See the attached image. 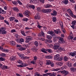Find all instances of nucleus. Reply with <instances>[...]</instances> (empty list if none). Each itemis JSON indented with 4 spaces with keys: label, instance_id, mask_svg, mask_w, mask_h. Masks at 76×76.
Wrapping results in <instances>:
<instances>
[{
    "label": "nucleus",
    "instance_id": "obj_1",
    "mask_svg": "<svg viewBox=\"0 0 76 76\" xmlns=\"http://www.w3.org/2000/svg\"><path fill=\"white\" fill-rule=\"evenodd\" d=\"M54 48L55 50H57L56 51L57 52L63 51V49H64V48L60 47V44H58V43H57L54 44Z\"/></svg>",
    "mask_w": 76,
    "mask_h": 76
},
{
    "label": "nucleus",
    "instance_id": "obj_2",
    "mask_svg": "<svg viewBox=\"0 0 76 76\" xmlns=\"http://www.w3.org/2000/svg\"><path fill=\"white\" fill-rule=\"evenodd\" d=\"M47 33L48 34H50V35L52 36L53 38H57V37L56 36V34H55L54 32H53V31H48Z\"/></svg>",
    "mask_w": 76,
    "mask_h": 76
},
{
    "label": "nucleus",
    "instance_id": "obj_3",
    "mask_svg": "<svg viewBox=\"0 0 76 76\" xmlns=\"http://www.w3.org/2000/svg\"><path fill=\"white\" fill-rule=\"evenodd\" d=\"M23 14L24 15L26 16H27V17H29L30 15V14H31V13L28 10H26L24 12Z\"/></svg>",
    "mask_w": 76,
    "mask_h": 76
},
{
    "label": "nucleus",
    "instance_id": "obj_4",
    "mask_svg": "<svg viewBox=\"0 0 76 76\" xmlns=\"http://www.w3.org/2000/svg\"><path fill=\"white\" fill-rule=\"evenodd\" d=\"M52 10L51 9H43L42 10V12L45 13H48L50 12H51Z\"/></svg>",
    "mask_w": 76,
    "mask_h": 76
},
{
    "label": "nucleus",
    "instance_id": "obj_5",
    "mask_svg": "<svg viewBox=\"0 0 76 76\" xmlns=\"http://www.w3.org/2000/svg\"><path fill=\"white\" fill-rule=\"evenodd\" d=\"M0 28L1 29V33H2V34H6V31H5V30L6 29L5 27H2Z\"/></svg>",
    "mask_w": 76,
    "mask_h": 76
},
{
    "label": "nucleus",
    "instance_id": "obj_6",
    "mask_svg": "<svg viewBox=\"0 0 76 76\" xmlns=\"http://www.w3.org/2000/svg\"><path fill=\"white\" fill-rule=\"evenodd\" d=\"M28 66V64H27L25 63H22L21 64V65H18V67H26V66Z\"/></svg>",
    "mask_w": 76,
    "mask_h": 76
},
{
    "label": "nucleus",
    "instance_id": "obj_7",
    "mask_svg": "<svg viewBox=\"0 0 76 76\" xmlns=\"http://www.w3.org/2000/svg\"><path fill=\"white\" fill-rule=\"evenodd\" d=\"M54 31L56 34H59L61 33V31H60V29H58L56 30H54Z\"/></svg>",
    "mask_w": 76,
    "mask_h": 76
},
{
    "label": "nucleus",
    "instance_id": "obj_8",
    "mask_svg": "<svg viewBox=\"0 0 76 76\" xmlns=\"http://www.w3.org/2000/svg\"><path fill=\"white\" fill-rule=\"evenodd\" d=\"M58 42L60 44H64V43H65V41L64 40L63 38H62L59 40Z\"/></svg>",
    "mask_w": 76,
    "mask_h": 76
},
{
    "label": "nucleus",
    "instance_id": "obj_9",
    "mask_svg": "<svg viewBox=\"0 0 76 76\" xmlns=\"http://www.w3.org/2000/svg\"><path fill=\"white\" fill-rule=\"evenodd\" d=\"M67 12L69 13V14L71 16L73 15V13L72 12V11L70 9H68L67 10Z\"/></svg>",
    "mask_w": 76,
    "mask_h": 76
},
{
    "label": "nucleus",
    "instance_id": "obj_10",
    "mask_svg": "<svg viewBox=\"0 0 76 76\" xmlns=\"http://www.w3.org/2000/svg\"><path fill=\"white\" fill-rule=\"evenodd\" d=\"M69 54L72 57H74V56H75L76 55V51H75L74 52H71Z\"/></svg>",
    "mask_w": 76,
    "mask_h": 76
},
{
    "label": "nucleus",
    "instance_id": "obj_11",
    "mask_svg": "<svg viewBox=\"0 0 76 76\" xmlns=\"http://www.w3.org/2000/svg\"><path fill=\"white\" fill-rule=\"evenodd\" d=\"M61 73H63V74H64L65 76H66L67 75H68V73H69V72L67 71L64 70L63 71H62Z\"/></svg>",
    "mask_w": 76,
    "mask_h": 76
},
{
    "label": "nucleus",
    "instance_id": "obj_12",
    "mask_svg": "<svg viewBox=\"0 0 76 76\" xmlns=\"http://www.w3.org/2000/svg\"><path fill=\"white\" fill-rule=\"evenodd\" d=\"M59 57H60V55L58 54H57L55 56L54 59V60H57Z\"/></svg>",
    "mask_w": 76,
    "mask_h": 76
},
{
    "label": "nucleus",
    "instance_id": "obj_13",
    "mask_svg": "<svg viewBox=\"0 0 76 76\" xmlns=\"http://www.w3.org/2000/svg\"><path fill=\"white\" fill-rule=\"evenodd\" d=\"M41 18H40V16L39 15H35L34 16V19H36L37 20H39Z\"/></svg>",
    "mask_w": 76,
    "mask_h": 76
},
{
    "label": "nucleus",
    "instance_id": "obj_14",
    "mask_svg": "<svg viewBox=\"0 0 76 76\" xmlns=\"http://www.w3.org/2000/svg\"><path fill=\"white\" fill-rule=\"evenodd\" d=\"M57 14V12L55 10L53 11V13H51L52 16H56Z\"/></svg>",
    "mask_w": 76,
    "mask_h": 76
},
{
    "label": "nucleus",
    "instance_id": "obj_15",
    "mask_svg": "<svg viewBox=\"0 0 76 76\" xmlns=\"http://www.w3.org/2000/svg\"><path fill=\"white\" fill-rule=\"evenodd\" d=\"M30 8H31V9H32L33 10H35V7L34 5H30L28 6Z\"/></svg>",
    "mask_w": 76,
    "mask_h": 76
},
{
    "label": "nucleus",
    "instance_id": "obj_16",
    "mask_svg": "<svg viewBox=\"0 0 76 76\" xmlns=\"http://www.w3.org/2000/svg\"><path fill=\"white\" fill-rule=\"evenodd\" d=\"M62 3L64 4H67L68 3V0H65L62 1Z\"/></svg>",
    "mask_w": 76,
    "mask_h": 76
},
{
    "label": "nucleus",
    "instance_id": "obj_17",
    "mask_svg": "<svg viewBox=\"0 0 76 76\" xmlns=\"http://www.w3.org/2000/svg\"><path fill=\"white\" fill-rule=\"evenodd\" d=\"M51 62L50 60H47L46 61V65H50V64H51Z\"/></svg>",
    "mask_w": 76,
    "mask_h": 76
},
{
    "label": "nucleus",
    "instance_id": "obj_18",
    "mask_svg": "<svg viewBox=\"0 0 76 76\" xmlns=\"http://www.w3.org/2000/svg\"><path fill=\"white\" fill-rule=\"evenodd\" d=\"M45 58H46L51 59V58H53V57L50 55H48L46 56H45Z\"/></svg>",
    "mask_w": 76,
    "mask_h": 76
},
{
    "label": "nucleus",
    "instance_id": "obj_19",
    "mask_svg": "<svg viewBox=\"0 0 76 76\" xmlns=\"http://www.w3.org/2000/svg\"><path fill=\"white\" fill-rule=\"evenodd\" d=\"M39 37H41V36H44V33L42 31L41 33H40L38 34Z\"/></svg>",
    "mask_w": 76,
    "mask_h": 76
},
{
    "label": "nucleus",
    "instance_id": "obj_20",
    "mask_svg": "<svg viewBox=\"0 0 76 76\" xmlns=\"http://www.w3.org/2000/svg\"><path fill=\"white\" fill-rule=\"evenodd\" d=\"M31 37L30 36H27L26 37V39H27L29 41H31Z\"/></svg>",
    "mask_w": 76,
    "mask_h": 76
},
{
    "label": "nucleus",
    "instance_id": "obj_21",
    "mask_svg": "<svg viewBox=\"0 0 76 76\" xmlns=\"http://www.w3.org/2000/svg\"><path fill=\"white\" fill-rule=\"evenodd\" d=\"M13 10H14V11H15V12H18L19 11V9H18V8L17 7H14L13 8Z\"/></svg>",
    "mask_w": 76,
    "mask_h": 76
},
{
    "label": "nucleus",
    "instance_id": "obj_22",
    "mask_svg": "<svg viewBox=\"0 0 76 76\" xmlns=\"http://www.w3.org/2000/svg\"><path fill=\"white\" fill-rule=\"evenodd\" d=\"M15 19V18L14 17H11L10 18V21H13Z\"/></svg>",
    "mask_w": 76,
    "mask_h": 76
},
{
    "label": "nucleus",
    "instance_id": "obj_23",
    "mask_svg": "<svg viewBox=\"0 0 76 76\" xmlns=\"http://www.w3.org/2000/svg\"><path fill=\"white\" fill-rule=\"evenodd\" d=\"M16 59V56H13L12 57H11L10 58V59L11 61H14Z\"/></svg>",
    "mask_w": 76,
    "mask_h": 76
},
{
    "label": "nucleus",
    "instance_id": "obj_24",
    "mask_svg": "<svg viewBox=\"0 0 76 76\" xmlns=\"http://www.w3.org/2000/svg\"><path fill=\"white\" fill-rule=\"evenodd\" d=\"M51 75V73H48L46 74H43V76H48V75Z\"/></svg>",
    "mask_w": 76,
    "mask_h": 76
},
{
    "label": "nucleus",
    "instance_id": "obj_25",
    "mask_svg": "<svg viewBox=\"0 0 76 76\" xmlns=\"http://www.w3.org/2000/svg\"><path fill=\"white\" fill-rule=\"evenodd\" d=\"M45 8H50L52 6L51 5L47 4L45 5Z\"/></svg>",
    "mask_w": 76,
    "mask_h": 76
},
{
    "label": "nucleus",
    "instance_id": "obj_26",
    "mask_svg": "<svg viewBox=\"0 0 76 76\" xmlns=\"http://www.w3.org/2000/svg\"><path fill=\"white\" fill-rule=\"evenodd\" d=\"M46 51H47V50L45 49L42 48L41 49V51L44 53H47V52H46Z\"/></svg>",
    "mask_w": 76,
    "mask_h": 76
},
{
    "label": "nucleus",
    "instance_id": "obj_27",
    "mask_svg": "<svg viewBox=\"0 0 76 76\" xmlns=\"http://www.w3.org/2000/svg\"><path fill=\"white\" fill-rule=\"evenodd\" d=\"M18 54L19 57H23V56H24V54L22 53H18Z\"/></svg>",
    "mask_w": 76,
    "mask_h": 76
},
{
    "label": "nucleus",
    "instance_id": "obj_28",
    "mask_svg": "<svg viewBox=\"0 0 76 76\" xmlns=\"http://www.w3.org/2000/svg\"><path fill=\"white\" fill-rule=\"evenodd\" d=\"M34 45L36 46V47H38L39 45V44H38V42L37 41H36L34 42Z\"/></svg>",
    "mask_w": 76,
    "mask_h": 76
},
{
    "label": "nucleus",
    "instance_id": "obj_29",
    "mask_svg": "<svg viewBox=\"0 0 76 76\" xmlns=\"http://www.w3.org/2000/svg\"><path fill=\"white\" fill-rule=\"evenodd\" d=\"M70 70L72 72H75L76 71V68H74V67H72L70 68Z\"/></svg>",
    "mask_w": 76,
    "mask_h": 76
},
{
    "label": "nucleus",
    "instance_id": "obj_30",
    "mask_svg": "<svg viewBox=\"0 0 76 76\" xmlns=\"http://www.w3.org/2000/svg\"><path fill=\"white\" fill-rule=\"evenodd\" d=\"M63 57H59L58 60H57V61H60L63 60Z\"/></svg>",
    "mask_w": 76,
    "mask_h": 76
},
{
    "label": "nucleus",
    "instance_id": "obj_31",
    "mask_svg": "<svg viewBox=\"0 0 76 76\" xmlns=\"http://www.w3.org/2000/svg\"><path fill=\"white\" fill-rule=\"evenodd\" d=\"M22 20L23 21H25V22H27V21H28V20H29V19L27 18H23Z\"/></svg>",
    "mask_w": 76,
    "mask_h": 76
},
{
    "label": "nucleus",
    "instance_id": "obj_32",
    "mask_svg": "<svg viewBox=\"0 0 76 76\" xmlns=\"http://www.w3.org/2000/svg\"><path fill=\"white\" fill-rule=\"evenodd\" d=\"M11 44L12 45H13V46L15 45H16V43H15V42L13 41H12L11 42Z\"/></svg>",
    "mask_w": 76,
    "mask_h": 76
},
{
    "label": "nucleus",
    "instance_id": "obj_33",
    "mask_svg": "<svg viewBox=\"0 0 76 76\" xmlns=\"http://www.w3.org/2000/svg\"><path fill=\"white\" fill-rule=\"evenodd\" d=\"M45 42L46 44H47V43H51V42H52V41L50 40H47Z\"/></svg>",
    "mask_w": 76,
    "mask_h": 76
},
{
    "label": "nucleus",
    "instance_id": "obj_34",
    "mask_svg": "<svg viewBox=\"0 0 76 76\" xmlns=\"http://www.w3.org/2000/svg\"><path fill=\"white\" fill-rule=\"evenodd\" d=\"M20 32L22 35H23L24 36H26V34H25V32H24V31L21 30L20 31Z\"/></svg>",
    "mask_w": 76,
    "mask_h": 76
},
{
    "label": "nucleus",
    "instance_id": "obj_35",
    "mask_svg": "<svg viewBox=\"0 0 76 76\" xmlns=\"http://www.w3.org/2000/svg\"><path fill=\"white\" fill-rule=\"evenodd\" d=\"M47 51H48V52L50 53H53V50H52L51 49H47Z\"/></svg>",
    "mask_w": 76,
    "mask_h": 76
},
{
    "label": "nucleus",
    "instance_id": "obj_36",
    "mask_svg": "<svg viewBox=\"0 0 76 76\" xmlns=\"http://www.w3.org/2000/svg\"><path fill=\"white\" fill-rule=\"evenodd\" d=\"M15 37L16 38V39H19V35L18 34H15Z\"/></svg>",
    "mask_w": 76,
    "mask_h": 76
},
{
    "label": "nucleus",
    "instance_id": "obj_37",
    "mask_svg": "<svg viewBox=\"0 0 76 76\" xmlns=\"http://www.w3.org/2000/svg\"><path fill=\"white\" fill-rule=\"evenodd\" d=\"M20 43H21V42H24L25 41V40L23 39L22 38H21L20 39Z\"/></svg>",
    "mask_w": 76,
    "mask_h": 76
},
{
    "label": "nucleus",
    "instance_id": "obj_38",
    "mask_svg": "<svg viewBox=\"0 0 76 76\" xmlns=\"http://www.w3.org/2000/svg\"><path fill=\"white\" fill-rule=\"evenodd\" d=\"M3 70L5 69H7V66H3L2 67V68Z\"/></svg>",
    "mask_w": 76,
    "mask_h": 76
},
{
    "label": "nucleus",
    "instance_id": "obj_39",
    "mask_svg": "<svg viewBox=\"0 0 76 76\" xmlns=\"http://www.w3.org/2000/svg\"><path fill=\"white\" fill-rule=\"evenodd\" d=\"M64 61H67V60H68V58L67 57L65 56L64 58Z\"/></svg>",
    "mask_w": 76,
    "mask_h": 76
},
{
    "label": "nucleus",
    "instance_id": "obj_40",
    "mask_svg": "<svg viewBox=\"0 0 76 76\" xmlns=\"http://www.w3.org/2000/svg\"><path fill=\"white\" fill-rule=\"evenodd\" d=\"M17 62L18 63H19V64H22L23 63L22 60H18L17 61Z\"/></svg>",
    "mask_w": 76,
    "mask_h": 76
},
{
    "label": "nucleus",
    "instance_id": "obj_41",
    "mask_svg": "<svg viewBox=\"0 0 76 76\" xmlns=\"http://www.w3.org/2000/svg\"><path fill=\"white\" fill-rule=\"evenodd\" d=\"M46 37L47 38H48V39H51V36H50L49 35H47L46 36Z\"/></svg>",
    "mask_w": 76,
    "mask_h": 76
},
{
    "label": "nucleus",
    "instance_id": "obj_42",
    "mask_svg": "<svg viewBox=\"0 0 76 76\" xmlns=\"http://www.w3.org/2000/svg\"><path fill=\"white\" fill-rule=\"evenodd\" d=\"M12 3H13L14 5H15V6H16L18 4V2H17L16 1H12Z\"/></svg>",
    "mask_w": 76,
    "mask_h": 76
},
{
    "label": "nucleus",
    "instance_id": "obj_43",
    "mask_svg": "<svg viewBox=\"0 0 76 76\" xmlns=\"http://www.w3.org/2000/svg\"><path fill=\"white\" fill-rule=\"evenodd\" d=\"M1 56L2 57H6V54L3 53L1 54Z\"/></svg>",
    "mask_w": 76,
    "mask_h": 76
},
{
    "label": "nucleus",
    "instance_id": "obj_44",
    "mask_svg": "<svg viewBox=\"0 0 76 76\" xmlns=\"http://www.w3.org/2000/svg\"><path fill=\"white\" fill-rule=\"evenodd\" d=\"M32 50L33 51H37V49H36L35 48H31Z\"/></svg>",
    "mask_w": 76,
    "mask_h": 76
},
{
    "label": "nucleus",
    "instance_id": "obj_45",
    "mask_svg": "<svg viewBox=\"0 0 76 76\" xmlns=\"http://www.w3.org/2000/svg\"><path fill=\"white\" fill-rule=\"evenodd\" d=\"M58 64L59 66H61L63 64V62H59L58 63Z\"/></svg>",
    "mask_w": 76,
    "mask_h": 76
},
{
    "label": "nucleus",
    "instance_id": "obj_46",
    "mask_svg": "<svg viewBox=\"0 0 76 76\" xmlns=\"http://www.w3.org/2000/svg\"><path fill=\"white\" fill-rule=\"evenodd\" d=\"M3 51L4 52H5V53H8L9 51L8 49H3Z\"/></svg>",
    "mask_w": 76,
    "mask_h": 76
},
{
    "label": "nucleus",
    "instance_id": "obj_47",
    "mask_svg": "<svg viewBox=\"0 0 76 76\" xmlns=\"http://www.w3.org/2000/svg\"><path fill=\"white\" fill-rule=\"evenodd\" d=\"M26 47H23V48L21 47V48H20V49L19 50H26Z\"/></svg>",
    "mask_w": 76,
    "mask_h": 76
},
{
    "label": "nucleus",
    "instance_id": "obj_48",
    "mask_svg": "<svg viewBox=\"0 0 76 76\" xmlns=\"http://www.w3.org/2000/svg\"><path fill=\"white\" fill-rule=\"evenodd\" d=\"M67 65L69 67H72V64L70 62H68Z\"/></svg>",
    "mask_w": 76,
    "mask_h": 76
},
{
    "label": "nucleus",
    "instance_id": "obj_49",
    "mask_svg": "<svg viewBox=\"0 0 76 76\" xmlns=\"http://www.w3.org/2000/svg\"><path fill=\"white\" fill-rule=\"evenodd\" d=\"M53 20V21L54 22H55L56 21V17H54L53 18H52Z\"/></svg>",
    "mask_w": 76,
    "mask_h": 76
},
{
    "label": "nucleus",
    "instance_id": "obj_50",
    "mask_svg": "<svg viewBox=\"0 0 76 76\" xmlns=\"http://www.w3.org/2000/svg\"><path fill=\"white\" fill-rule=\"evenodd\" d=\"M41 8L40 7H38L37 8V10L39 12H41L42 10Z\"/></svg>",
    "mask_w": 76,
    "mask_h": 76
},
{
    "label": "nucleus",
    "instance_id": "obj_51",
    "mask_svg": "<svg viewBox=\"0 0 76 76\" xmlns=\"http://www.w3.org/2000/svg\"><path fill=\"white\" fill-rule=\"evenodd\" d=\"M72 25H75V24H76V20L72 21Z\"/></svg>",
    "mask_w": 76,
    "mask_h": 76
},
{
    "label": "nucleus",
    "instance_id": "obj_52",
    "mask_svg": "<svg viewBox=\"0 0 76 76\" xmlns=\"http://www.w3.org/2000/svg\"><path fill=\"white\" fill-rule=\"evenodd\" d=\"M0 20H4V18L3 16H1L0 15Z\"/></svg>",
    "mask_w": 76,
    "mask_h": 76
},
{
    "label": "nucleus",
    "instance_id": "obj_53",
    "mask_svg": "<svg viewBox=\"0 0 76 76\" xmlns=\"http://www.w3.org/2000/svg\"><path fill=\"white\" fill-rule=\"evenodd\" d=\"M0 20H4V18L3 16H1L0 15Z\"/></svg>",
    "mask_w": 76,
    "mask_h": 76
},
{
    "label": "nucleus",
    "instance_id": "obj_54",
    "mask_svg": "<svg viewBox=\"0 0 76 76\" xmlns=\"http://www.w3.org/2000/svg\"><path fill=\"white\" fill-rule=\"evenodd\" d=\"M69 39H72L73 38V37L72 36H69L68 38Z\"/></svg>",
    "mask_w": 76,
    "mask_h": 76
},
{
    "label": "nucleus",
    "instance_id": "obj_55",
    "mask_svg": "<svg viewBox=\"0 0 76 76\" xmlns=\"http://www.w3.org/2000/svg\"><path fill=\"white\" fill-rule=\"evenodd\" d=\"M11 32L12 33H14V32H16V31L15 29H12L11 30Z\"/></svg>",
    "mask_w": 76,
    "mask_h": 76
},
{
    "label": "nucleus",
    "instance_id": "obj_56",
    "mask_svg": "<svg viewBox=\"0 0 76 76\" xmlns=\"http://www.w3.org/2000/svg\"><path fill=\"white\" fill-rule=\"evenodd\" d=\"M15 41L17 42V43H20V41L19 39H16Z\"/></svg>",
    "mask_w": 76,
    "mask_h": 76
},
{
    "label": "nucleus",
    "instance_id": "obj_57",
    "mask_svg": "<svg viewBox=\"0 0 76 76\" xmlns=\"http://www.w3.org/2000/svg\"><path fill=\"white\" fill-rule=\"evenodd\" d=\"M5 59L2 57L0 58V61H4Z\"/></svg>",
    "mask_w": 76,
    "mask_h": 76
},
{
    "label": "nucleus",
    "instance_id": "obj_58",
    "mask_svg": "<svg viewBox=\"0 0 76 76\" xmlns=\"http://www.w3.org/2000/svg\"><path fill=\"white\" fill-rule=\"evenodd\" d=\"M60 69L59 68H57L56 69H54L53 70V71H57L60 70Z\"/></svg>",
    "mask_w": 76,
    "mask_h": 76
},
{
    "label": "nucleus",
    "instance_id": "obj_59",
    "mask_svg": "<svg viewBox=\"0 0 76 76\" xmlns=\"http://www.w3.org/2000/svg\"><path fill=\"white\" fill-rule=\"evenodd\" d=\"M4 23H6L7 25H9V22H8L6 20H4Z\"/></svg>",
    "mask_w": 76,
    "mask_h": 76
},
{
    "label": "nucleus",
    "instance_id": "obj_60",
    "mask_svg": "<svg viewBox=\"0 0 76 76\" xmlns=\"http://www.w3.org/2000/svg\"><path fill=\"white\" fill-rule=\"evenodd\" d=\"M31 64H35V60H33L31 62Z\"/></svg>",
    "mask_w": 76,
    "mask_h": 76
},
{
    "label": "nucleus",
    "instance_id": "obj_61",
    "mask_svg": "<svg viewBox=\"0 0 76 76\" xmlns=\"http://www.w3.org/2000/svg\"><path fill=\"white\" fill-rule=\"evenodd\" d=\"M60 26L61 27H63V23L62 22H61L60 23Z\"/></svg>",
    "mask_w": 76,
    "mask_h": 76
},
{
    "label": "nucleus",
    "instance_id": "obj_62",
    "mask_svg": "<svg viewBox=\"0 0 76 76\" xmlns=\"http://www.w3.org/2000/svg\"><path fill=\"white\" fill-rule=\"evenodd\" d=\"M39 73L36 72L35 73L34 75H35V76H39Z\"/></svg>",
    "mask_w": 76,
    "mask_h": 76
},
{
    "label": "nucleus",
    "instance_id": "obj_63",
    "mask_svg": "<svg viewBox=\"0 0 76 76\" xmlns=\"http://www.w3.org/2000/svg\"><path fill=\"white\" fill-rule=\"evenodd\" d=\"M37 26L38 28H39V29H40V28H42V26H41L39 25H37Z\"/></svg>",
    "mask_w": 76,
    "mask_h": 76
},
{
    "label": "nucleus",
    "instance_id": "obj_64",
    "mask_svg": "<svg viewBox=\"0 0 76 76\" xmlns=\"http://www.w3.org/2000/svg\"><path fill=\"white\" fill-rule=\"evenodd\" d=\"M26 53H27V54H29V53H30V50L27 49V50L26 51Z\"/></svg>",
    "mask_w": 76,
    "mask_h": 76
}]
</instances>
